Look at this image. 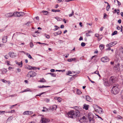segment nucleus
<instances>
[{
  "instance_id": "nucleus-1",
  "label": "nucleus",
  "mask_w": 123,
  "mask_h": 123,
  "mask_svg": "<svg viewBox=\"0 0 123 123\" xmlns=\"http://www.w3.org/2000/svg\"><path fill=\"white\" fill-rule=\"evenodd\" d=\"M118 85L117 84H115L112 87L111 92L114 94L118 93L119 89L118 88Z\"/></svg>"
},
{
  "instance_id": "nucleus-2",
  "label": "nucleus",
  "mask_w": 123,
  "mask_h": 123,
  "mask_svg": "<svg viewBox=\"0 0 123 123\" xmlns=\"http://www.w3.org/2000/svg\"><path fill=\"white\" fill-rule=\"evenodd\" d=\"M36 72L33 71H30L28 72L27 74L28 77H33L36 75Z\"/></svg>"
},
{
  "instance_id": "nucleus-3",
  "label": "nucleus",
  "mask_w": 123,
  "mask_h": 123,
  "mask_svg": "<svg viewBox=\"0 0 123 123\" xmlns=\"http://www.w3.org/2000/svg\"><path fill=\"white\" fill-rule=\"evenodd\" d=\"M117 80V79L115 76H112L110 78L109 83L111 84L114 83L116 82Z\"/></svg>"
},
{
  "instance_id": "nucleus-4",
  "label": "nucleus",
  "mask_w": 123,
  "mask_h": 123,
  "mask_svg": "<svg viewBox=\"0 0 123 123\" xmlns=\"http://www.w3.org/2000/svg\"><path fill=\"white\" fill-rule=\"evenodd\" d=\"M74 111H71L69 112L68 115L69 117L73 118L74 117H75L74 115Z\"/></svg>"
},
{
  "instance_id": "nucleus-5",
  "label": "nucleus",
  "mask_w": 123,
  "mask_h": 123,
  "mask_svg": "<svg viewBox=\"0 0 123 123\" xmlns=\"http://www.w3.org/2000/svg\"><path fill=\"white\" fill-rule=\"evenodd\" d=\"M88 116L89 118V121L90 122H91L92 121V123L94 122L93 120V116L92 113H88Z\"/></svg>"
},
{
  "instance_id": "nucleus-6",
  "label": "nucleus",
  "mask_w": 123,
  "mask_h": 123,
  "mask_svg": "<svg viewBox=\"0 0 123 123\" xmlns=\"http://www.w3.org/2000/svg\"><path fill=\"white\" fill-rule=\"evenodd\" d=\"M117 43V41H115L113 42H111L109 44L106 45V47H111L115 45Z\"/></svg>"
},
{
  "instance_id": "nucleus-7",
  "label": "nucleus",
  "mask_w": 123,
  "mask_h": 123,
  "mask_svg": "<svg viewBox=\"0 0 123 123\" xmlns=\"http://www.w3.org/2000/svg\"><path fill=\"white\" fill-rule=\"evenodd\" d=\"M101 60L103 62H106L109 61V59L107 57L105 56L102 58Z\"/></svg>"
},
{
  "instance_id": "nucleus-8",
  "label": "nucleus",
  "mask_w": 123,
  "mask_h": 123,
  "mask_svg": "<svg viewBox=\"0 0 123 123\" xmlns=\"http://www.w3.org/2000/svg\"><path fill=\"white\" fill-rule=\"evenodd\" d=\"M15 13H7L6 14V17L9 18L14 16L15 15Z\"/></svg>"
},
{
  "instance_id": "nucleus-9",
  "label": "nucleus",
  "mask_w": 123,
  "mask_h": 123,
  "mask_svg": "<svg viewBox=\"0 0 123 123\" xmlns=\"http://www.w3.org/2000/svg\"><path fill=\"white\" fill-rule=\"evenodd\" d=\"M41 120L42 123H46L49 122L50 120L44 117H42Z\"/></svg>"
},
{
  "instance_id": "nucleus-10",
  "label": "nucleus",
  "mask_w": 123,
  "mask_h": 123,
  "mask_svg": "<svg viewBox=\"0 0 123 123\" xmlns=\"http://www.w3.org/2000/svg\"><path fill=\"white\" fill-rule=\"evenodd\" d=\"M9 55L12 58L16 56L15 54L13 52H9Z\"/></svg>"
},
{
  "instance_id": "nucleus-11",
  "label": "nucleus",
  "mask_w": 123,
  "mask_h": 123,
  "mask_svg": "<svg viewBox=\"0 0 123 123\" xmlns=\"http://www.w3.org/2000/svg\"><path fill=\"white\" fill-rule=\"evenodd\" d=\"M74 115L75 117L78 116L79 115L80 112L78 110H76L74 111Z\"/></svg>"
},
{
  "instance_id": "nucleus-12",
  "label": "nucleus",
  "mask_w": 123,
  "mask_h": 123,
  "mask_svg": "<svg viewBox=\"0 0 123 123\" xmlns=\"http://www.w3.org/2000/svg\"><path fill=\"white\" fill-rule=\"evenodd\" d=\"M2 42L4 43H5L7 41V37L6 36H4L2 38Z\"/></svg>"
},
{
  "instance_id": "nucleus-13",
  "label": "nucleus",
  "mask_w": 123,
  "mask_h": 123,
  "mask_svg": "<svg viewBox=\"0 0 123 123\" xmlns=\"http://www.w3.org/2000/svg\"><path fill=\"white\" fill-rule=\"evenodd\" d=\"M15 62L16 64H17L18 66H20V67H22L23 63L22 61L20 62H18L17 61H15Z\"/></svg>"
},
{
  "instance_id": "nucleus-14",
  "label": "nucleus",
  "mask_w": 123,
  "mask_h": 123,
  "mask_svg": "<svg viewBox=\"0 0 123 123\" xmlns=\"http://www.w3.org/2000/svg\"><path fill=\"white\" fill-rule=\"evenodd\" d=\"M86 100L87 101L90 102H92V99L90 97L88 96H86Z\"/></svg>"
},
{
  "instance_id": "nucleus-15",
  "label": "nucleus",
  "mask_w": 123,
  "mask_h": 123,
  "mask_svg": "<svg viewBox=\"0 0 123 123\" xmlns=\"http://www.w3.org/2000/svg\"><path fill=\"white\" fill-rule=\"evenodd\" d=\"M57 108V106L56 105H54L50 108V109L51 110H55Z\"/></svg>"
},
{
  "instance_id": "nucleus-16",
  "label": "nucleus",
  "mask_w": 123,
  "mask_h": 123,
  "mask_svg": "<svg viewBox=\"0 0 123 123\" xmlns=\"http://www.w3.org/2000/svg\"><path fill=\"white\" fill-rule=\"evenodd\" d=\"M38 82H39L44 83L46 82V81L43 78L40 79V80Z\"/></svg>"
},
{
  "instance_id": "nucleus-17",
  "label": "nucleus",
  "mask_w": 123,
  "mask_h": 123,
  "mask_svg": "<svg viewBox=\"0 0 123 123\" xmlns=\"http://www.w3.org/2000/svg\"><path fill=\"white\" fill-rule=\"evenodd\" d=\"M104 85L106 86H108L109 85V83L108 82L107 80H106L104 81Z\"/></svg>"
},
{
  "instance_id": "nucleus-18",
  "label": "nucleus",
  "mask_w": 123,
  "mask_h": 123,
  "mask_svg": "<svg viewBox=\"0 0 123 123\" xmlns=\"http://www.w3.org/2000/svg\"><path fill=\"white\" fill-rule=\"evenodd\" d=\"M89 105H86V104H84V106L83 108L85 109L86 110H87L88 109Z\"/></svg>"
},
{
  "instance_id": "nucleus-19",
  "label": "nucleus",
  "mask_w": 123,
  "mask_h": 123,
  "mask_svg": "<svg viewBox=\"0 0 123 123\" xmlns=\"http://www.w3.org/2000/svg\"><path fill=\"white\" fill-rule=\"evenodd\" d=\"M95 107L96 108H98L99 109V111L101 113L103 112L102 109H101V108L100 107H99V106L97 105L95 106Z\"/></svg>"
},
{
  "instance_id": "nucleus-20",
  "label": "nucleus",
  "mask_w": 123,
  "mask_h": 123,
  "mask_svg": "<svg viewBox=\"0 0 123 123\" xmlns=\"http://www.w3.org/2000/svg\"><path fill=\"white\" fill-rule=\"evenodd\" d=\"M43 14L45 15H48V14L49 13V12L47 11H43L42 12Z\"/></svg>"
},
{
  "instance_id": "nucleus-21",
  "label": "nucleus",
  "mask_w": 123,
  "mask_h": 123,
  "mask_svg": "<svg viewBox=\"0 0 123 123\" xmlns=\"http://www.w3.org/2000/svg\"><path fill=\"white\" fill-rule=\"evenodd\" d=\"M62 33V32L61 31H58L57 32L55 33H54L55 35H58L61 34Z\"/></svg>"
},
{
  "instance_id": "nucleus-22",
  "label": "nucleus",
  "mask_w": 123,
  "mask_h": 123,
  "mask_svg": "<svg viewBox=\"0 0 123 123\" xmlns=\"http://www.w3.org/2000/svg\"><path fill=\"white\" fill-rule=\"evenodd\" d=\"M38 87L39 88H42L44 87H50V86H39Z\"/></svg>"
},
{
  "instance_id": "nucleus-23",
  "label": "nucleus",
  "mask_w": 123,
  "mask_h": 123,
  "mask_svg": "<svg viewBox=\"0 0 123 123\" xmlns=\"http://www.w3.org/2000/svg\"><path fill=\"white\" fill-rule=\"evenodd\" d=\"M82 92H81L80 90L79 89H77V93L78 95L80 94Z\"/></svg>"
},
{
  "instance_id": "nucleus-24",
  "label": "nucleus",
  "mask_w": 123,
  "mask_h": 123,
  "mask_svg": "<svg viewBox=\"0 0 123 123\" xmlns=\"http://www.w3.org/2000/svg\"><path fill=\"white\" fill-rule=\"evenodd\" d=\"M19 13H20V16H24L25 14L24 12H20Z\"/></svg>"
},
{
  "instance_id": "nucleus-25",
  "label": "nucleus",
  "mask_w": 123,
  "mask_h": 123,
  "mask_svg": "<svg viewBox=\"0 0 123 123\" xmlns=\"http://www.w3.org/2000/svg\"><path fill=\"white\" fill-rule=\"evenodd\" d=\"M28 68L30 70H31L34 68V67H32L31 66H29Z\"/></svg>"
},
{
  "instance_id": "nucleus-26",
  "label": "nucleus",
  "mask_w": 123,
  "mask_h": 123,
  "mask_svg": "<svg viewBox=\"0 0 123 123\" xmlns=\"http://www.w3.org/2000/svg\"><path fill=\"white\" fill-rule=\"evenodd\" d=\"M55 18L58 21H60L62 20V18L60 17H56Z\"/></svg>"
},
{
  "instance_id": "nucleus-27",
  "label": "nucleus",
  "mask_w": 123,
  "mask_h": 123,
  "mask_svg": "<svg viewBox=\"0 0 123 123\" xmlns=\"http://www.w3.org/2000/svg\"><path fill=\"white\" fill-rule=\"evenodd\" d=\"M104 47V45L102 44H101L99 46V48L101 50H102Z\"/></svg>"
},
{
  "instance_id": "nucleus-28",
  "label": "nucleus",
  "mask_w": 123,
  "mask_h": 123,
  "mask_svg": "<svg viewBox=\"0 0 123 123\" xmlns=\"http://www.w3.org/2000/svg\"><path fill=\"white\" fill-rule=\"evenodd\" d=\"M26 55L28 56V57L30 59L32 58V57L31 56L30 54H29L28 53H27L26 54Z\"/></svg>"
},
{
  "instance_id": "nucleus-29",
  "label": "nucleus",
  "mask_w": 123,
  "mask_h": 123,
  "mask_svg": "<svg viewBox=\"0 0 123 123\" xmlns=\"http://www.w3.org/2000/svg\"><path fill=\"white\" fill-rule=\"evenodd\" d=\"M13 119V117L12 116H11L9 117L7 119V120L8 121H10Z\"/></svg>"
},
{
  "instance_id": "nucleus-30",
  "label": "nucleus",
  "mask_w": 123,
  "mask_h": 123,
  "mask_svg": "<svg viewBox=\"0 0 123 123\" xmlns=\"http://www.w3.org/2000/svg\"><path fill=\"white\" fill-rule=\"evenodd\" d=\"M14 13H15V15L16 14V16L17 17H19L20 16V13L19 12H14Z\"/></svg>"
},
{
  "instance_id": "nucleus-31",
  "label": "nucleus",
  "mask_w": 123,
  "mask_h": 123,
  "mask_svg": "<svg viewBox=\"0 0 123 123\" xmlns=\"http://www.w3.org/2000/svg\"><path fill=\"white\" fill-rule=\"evenodd\" d=\"M52 11L55 12H60V11L59 10H55V9H52Z\"/></svg>"
},
{
  "instance_id": "nucleus-32",
  "label": "nucleus",
  "mask_w": 123,
  "mask_h": 123,
  "mask_svg": "<svg viewBox=\"0 0 123 123\" xmlns=\"http://www.w3.org/2000/svg\"><path fill=\"white\" fill-rule=\"evenodd\" d=\"M51 74V76L53 77H55L56 76V74L53 73H51L49 74Z\"/></svg>"
},
{
  "instance_id": "nucleus-33",
  "label": "nucleus",
  "mask_w": 123,
  "mask_h": 123,
  "mask_svg": "<svg viewBox=\"0 0 123 123\" xmlns=\"http://www.w3.org/2000/svg\"><path fill=\"white\" fill-rule=\"evenodd\" d=\"M23 114L24 115H28V111H26L24 112L23 113Z\"/></svg>"
},
{
  "instance_id": "nucleus-34",
  "label": "nucleus",
  "mask_w": 123,
  "mask_h": 123,
  "mask_svg": "<svg viewBox=\"0 0 123 123\" xmlns=\"http://www.w3.org/2000/svg\"><path fill=\"white\" fill-rule=\"evenodd\" d=\"M117 33V31H115L112 34V35L113 36L116 34Z\"/></svg>"
},
{
  "instance_id": "nucleus-35",
  "label": "nucleus",
  "mask_w": 123,
  "mask_h": 123,
  "mask_svg": "<svg viewBox=\"0 0 123 123\" xmlns=\"http://www.w3.org/2000/svg\"><path fill=\"white\" fill-rule=\"evenodd\" d=\"M110 8V6L109 4L107 5L106 8V10L107 11H108Z\"/></svg>"
},
{
  "instance_id": "nucleus-36",
  "label": "nucleus",
  "mask_w": 123,
  "mask_h": 123,
  "mask_svg": "<svg viewBox=\"0 0 123 123\" xmlns=\"http://www.w3.org/2000/svg\"><path fill=\"white\" fill-rule=\"evenodd\" d=\"M15 112V110H12L10 111H9L8 112H6V113H13Z\"/></svg>"
},
{
  "instance_id": "nucleus-37",
  "label": "nucleus",
  "mask_w": 123,
  "mask_h": 123,
  "mask_svg": "<svg viewBox=\"0 0 123 123\" xmlns=\"http://www.w3.org/2000/svg\"><path fill=\"white\" fill-rule=\"evenodd\" d=\"M90 32H91V31H88V32H87V33H86V36H90V35H89V34Z\"/></svg>"
},
{
  "instance_id": "nucleus-38",
  "label": "nucleus",
  "mask_w": 123,
  "mask_h": 123,
  "mask_svg": "<svg viewBox=\"0 0 123 123\" xmlns=\"http://www.w3.org/2000/svg\"><path fill=\"white\" fill-rule=\"evenodd\" d=\"M96 74L98 75L100 77H101V76L99 73V72L97 70L96 71Z\"/></svg>"
},
{
  "instance_id": "nucleus-39",
  "label": "nucleus",
  "mask_w": 123,
  "mask_h": 123,
  "mask_svg": "<svg viewBox=\"0 0 123 123\" xmlns=\"http://www.w3.org/2000/svg\"><path fill=\"white\" fill-rule=\"evenodd\" d=\"M55 28L54 29V30L55 31L56 30L59 28V27L56 25L55 26Z\"/></svg>"
},
{
  "instance_id": "nucleus-40",
  "label": "nucleus",
  "mask_w": 123,
  "mask_h": 123,
  "mask_svg": "<svg viewBox=\"0 0 123 123\" xmlns=\"http://www.w3.org/2000/svg\"><path fill=\"white\" fill-rule=\"evenodd\" d=\"M30 44L31 47L32 48L33 47L34 45L33 43L32 42H30Z\"/></svg>"
},
{
  "instance_id": "nucleus-41",
  "label": "nucleus",
  "mask_w": 123,
  "mask_h": 123,
  "mask_svg": "<svg viewBox=\"0 0 123 123\" xmlns=\"http://www.w3.org/2000/svg\"><path fill=\"white\" fill-rule=\"evenodd\" d=\"M72 74V72L70 71H68V72L66 74V75H69V74Z\"/></svg>"
},
{
  "instance_id": "nucleus-42",
  "label": "nucleus",
  "mask_w": 123,
  "mask_h": 123,
  "mask_svg": "<svg viewBox=\"0 0 123 123\" xmlns=\"http://www.w3.org/2000/svg\"><path fill=\"white\" fill-rule=\"evenodd\" d=\"M2 71L4 73H6L7 72V71L6 69L4 68L3 69Z\"/></svg>"
},
{
  "instance_id": "nucleus-43",
  "label": "nucleus",
  "mask_w": 123,
  "mask_h": 123,
  "mask_svg": "<svg viewBox=\"0 0 123 123\" xmlns=\"http://www.w3.org/2000/svg\"><path fill=\"white\" fill-rule=\"evenodd\" d=\"M80 119L81 120H86V118H85V116H84L81 118H80Z\"/></svg>"
},
{
  "instance_id": "nucleus-44",
  "label": "nucleus",
  "mask_w": 123,
  "mask_h": 123,
  "mask_svg": "<svg viewBox=\"0 0 123 123\" xmlns=\"http://www.w3.org/2000/svg\"><path fill=\"white\" fill-rule=\"evenodd\" d=\"M81 45L82 47H84L85 45V44L84 43L82 42L81 43Z\"/></svg>"
},
{
  "instance_id": "nucleus-45",
  "label": "nucleus",
  "mask_w": 123,
  "mask_h": 123,
  "mask_svg": "<svg viewBox=\"0 0 123 123\" xmlns=\"http://www.w3.org/2000/svg\"><path fill=\"white\" fill-rule=\"evenodd\" d=\"M74 14V12L72 11V13L71 14H70L69 15V16L70 17L72 16H73V15Z\"/></svg>"
},
{
  "instance_id": "nucleus-46",
  "label": "nucleus",
  "mask_w": 123,
  "mask_h": 123,
  "mask_svg": "<svg viewBox=\"0 0 123 123\" xmlns=\"http://www.w3.org/2000/svg\"><path fill=\"white\" fill-rule=\"evenodd\" d=\"M62 100V98L60 97H59L57 98V100L59 102H60Z\"/></svg>"
},
{
  "instance_id": "nucleus-47",
  "label": "nucleus",
  "mask_w": 123,
  "mask_h": 123,
  "mask_svg": "<svg viewBox=\"0 0 123 123\" xmlns=\"http://www.w3.org/2000/svg\"><path fill=\"white\" fill-rule=\"evenodd\" d=\"M45 37L49 39L50 37L49 35L45 34Z\"/></svg>"
},
{
  "instance_id": "nucleus-48",
  "label": "nucleus",
  "mask_w": 123,
  "mask_h": 123,
  "mask_svg": "<svg viewBox=\"0 0 123 123\" xmlns=\"http://www.w3.org/2000/svg\"><path fill=\"white\" fill-rule=\"evenodd\" d=\"M116 12H117V14L118 15H119V13H120V11H119V9H117V10Z\"/></svg>"
},
{
  "instance_id": "nucleus-49",
  "label": "nucleus",
  "mask_w": 123,
  "mask_h": 123,
  "mask_svg": "<svg viewBox=\"0 0 123 123\" xmlns=\"http://www.w3.org/2000/svg\"><path fill=\"white\" fill-rule=\"evenodd\" d=\"M29 114L28 115H32L33 113L32 111H28Z\"/></svg>"
},
{
  "instance_id": "nucleus-50",
  "label": "nucleus",
  "mask_w": 123,
  "mask_h": 123,
  "mask_svg": "<svg viewBox=\"0 0 123 123\" xmlns=\"http://www.w3.org/2000/svg\"><path fill=\"white\" fill-rule=\"evenodd\" d=\"M45 101L46 102H48L49 101V99H46L45 100Z\"/></svg>"
},
{
  "instance_id": "nucleus-51",
  "label": "nucleus",
  "mask_w": 123,
  "mask_h": 123,
  "mask_svg": "<svg viewBox=\"0 0 123 123\" xmlns=\"http://www.w3.org/2000/svg\"><path fill=\"white\" fill-rule=\"evenodd\" d=\"M31 22H28L26 24V25L28 26H29L31 24Z\"/></svg>"
},
{
  "instance_id": "nucleus-52",
  "label": "nucleus",
  "mask_w": 123,
  "mask_h": 123,
  "mask_svg": "<svg viewBox=\"0 0 123 123\" xmlns=\"http://www.w3.org/2000/svg\"><path fill=\"white\" fill-rule=\"evenodd\" d=\"M16 94H13L12 95H10L9 97H12L14 96H16Z\"/></svg>"
},
{
  "instance_id": "nucleus-53",
  "label": "nucleus",
  "mask_w": 123,
  "mask_h": 123,
  "mask_svg": "<svg viewBox=\"0 0 123 123\" xmlns=\"http://www.w3.org/2000/svg\"><path fill=\"white\" fill-rule=\"evenodd\" d=\"M58 42L60 43H63V41L61 40H59L58 41Z\"/></svg>"
},
{
  "instance_id": "nucleus-54",
  "label": "nucleus",
  "mask_w": 123,
  "mask_h": 123,
  "mask_svg": "<svg viewBox=\"0 0 123 123\" xmlns=\"http://www.w3.org/2000/svg\"><path fill=\"white\" fill-rule=\"evenodd\" d=\"M68 61L69 62H71L73 61L72 58L69 59H68Z\"/></svg>"
},
{
  "instance_id": "nucleus-55",
  "label": "nucleus",
  "mask_w": 123,
  "mask_h": 123,
  "mask_svg": "<svg viewBox=\"0 0 123 123\" xmlns=\"http://www.w3.org/2000/svg\"><path fill=\"white\" fill-rule=\"evenodd\" d=\"M6 62H7V65H10V62L9 61H6Z\"/></svg>"
},
{
  "instance_id": "nucleus-56",
  "label": "nucleus",
  "mask_w": 123,
  "mask_h": 123,
  "mask_svg": "<svg viewBox=\"0 0 123 123\" xmlns=\"http://www.w3.org/2000/svg\"><path fill=\"white\" fill-rule=\"evenodd\" d=\"M116 1L118 2V5L120 6L121 5V4L120 2H119L118 0H116Z\"/></svg>"
},
{
  "instance_id": "nucleus-57",
  "label": "nucleus",
  "mask_w": 123,
  "mask_h": 123,
  "mask_svg": "<svg viewBox=\"0 0 123 123\" xmlns=\"http://www.w3.org/2000/svg\"><path fill=\"white\" fill-rule=\"evenodd\" d=\"M95 37H99V35L98 34H95Z\"/></svg>"
},
{
  "instance_id": "nucleus-58",
  "label": "nucleus",
  "mask_w": 123,
  "mask_h": 123,
  "mask_svg": "<svg viewBox=\"0 0 123 123\" xmlns=\"http://www.w3.org/2000/svg\"><path fill=\"white\" fill-rule=\"evenodd\" d=\"M4 57H5V58H6V59H8V55H5V56Z\"/></svg>"
},
{
  "instance_id": "nucleus-59",
  "label": "nucleus",
  "mask_w": 123,
  "mask_h": 123,
  "mask_svg": "<svg viewBox=\"0 0 123 123\" xmlns=\"http://www.w3.org/2000/svg\"><path fill=\"white\" fill-rule=\"evenodd\" d=\"M50 71L52 72H54L55 71V70L54 69H52L50 70Z\"/></svg>"
},
{
  "instance_id": "nucleus-60",
  "label": "nucleus",
  "mask_w": 123,
  "mask_h": 123,
  "mask_svg": "<svg viewBox=\"0 0 123 123\" xmlns=\"http://www.w3.org/2000/svg\"><path fill=\"white\" fill-rule=\"evenodd\" d=\"M78 108V109H79L80 108H79V107H78V106H75V107H74V109H76L77 110V109Z\"/></svg>"
},
{
  "instance_id": "nucleus-61",
  "label": "nucleus",
  "mask_w": 123,
  "mask_h": 123,
  "mask_svg": "<svg viewBox=\"0 0 123 123\" xmlns=\"http://www.w3.org/2000/svg\"><path fill=\"white\" fill-rule=\"evenodd\" d=\"M118 22L119 24L121 23V20L120 19H119L118 20Z\"/></svg>"
},
{
  "instance_id": "nucleus-62",
  "label": "nucleus",
  "mask_w": 123,
  "mask_h": 123,
  "mask_svg": "<svg viewBox=\"0 0 123 123\" xmlns=\"http://www.w3.org/2000/svg\"><path fill=\"white\" fill-rule=\"evenodd\" d=\"M2 81L3 82H4V83H5L6 82H7V81H6V80H4V79H3L2 80Z\"/></svg>"
},
{
  "instance_id": "nucleus-63",
  "label": "nucleus",
  "mask_w": 123,
  "mask_h": 123,
  "mask_svg": "<svg viewBox=\"0 0 123 123\" xmlns=\"http://www.w3.org/2000/svg\"><path fill=\"white\" fill-rule=\"evenodd\" d=\"M83 37H80L79 38V40L80 41H81L82 40H83Z\"/></svg>"
},
{
  "instance_id": "nucleus-64",
  "label": "nucleus",
  "mask_w": 123,
  "mask_h": 123,
  "mask_svg": "<svg viewBox=\"0 0 123 123\" xmlns=\"http://www.w3.org/2000/svg\"><path fill=\"white\" fill-rule=\"evenodd\" d=\"M64 26L63 25H61L60 28H64Z\"/></svg>"
}]
</instances>
